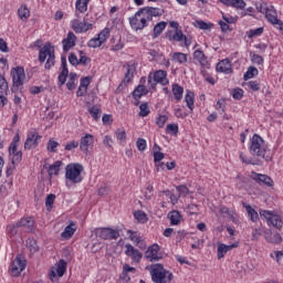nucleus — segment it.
I'll return each mask as SVG.
<instances>
[{
	"label": "nucleus",
	"instance_id": "nucleus-1",
	"mask_svg": "<svg viewBox=\"0 0 283 283\" xmlns=\"http://www.w3.org/2000/svg\"><path fill=\"white\" fill-rule=\"evenodd\" d=\"M250 154L256 156V158H263L266 163L273 158V153L269 149V144L258 134H254L251 138Z\"/></svg>",
	"mask_w": 283,
	"mask_h": 283
},
{
	"label": "nucleus",
	"instance_id": "nucleus-2",
	"mask_svg": "<svg viewBox=\"0 0 283 283\" xmlns=\"http://www.w3.org/2000/svg\"><path fill=\"white\" fill-rule=\"evenodd\" d=\"M83 171H85V167H83L80 163H71L65 167V179L67 182L72 185H78L83 182Z\"/></svg>",
	"mask_w": 283,
	"mask_h": 283
},
{
	"label": "nucleus",
	"instance_id": "nucleus-3",
	"mask_svg": "<svg viewBox=\"0 0 283 283\" xmlns=\"http://www.w3.org/2000/svg\"><path fill=\"white\" fill-rule=\"evenodd\" d=\"M40 63H45V70H52L56 63V55L54 54V46L51 43H45L39 52ZM46 61V62H45Z\"/></svg>",
	"mask_w": 283,
	"mask_h": 283
},
{
	"label": "nucleus",
	"instance_id": "nucleus-4",
	"mask_svg": "<svg viewBox=\"0 0 283 283\" xmlns=\"http://www.w3.org/2000/svg\"><path fill=\"white\" fill-rule=\"evenodd\" d=\"M150 275L154 283H167L174 280V274L167 271L163 264H153Z\"/></svg>",
	"mask_w": 283,
	"mask_h": 283
},
{
	"label": "nucleus",
	"instance_id": "nucleus-5",
	"mask_svg": "<svg viewBox=\"0 0 283 283\" xmlns=\"http://www.w3.org/2000/svg\"><path fill=\"white\" fill-rule=\"evenodd\" d=\"M70 25L75 34H85V32L94 29V24L87 22L86 18L81 20L78 11H75V19L71 20Z\"/></svg>",
	"mask_w": 283,
	"mask_h": 283
},
{
	"label": "nucleus",
	"instance_id": "nucleus-6",
	"mask_svg": "<svg viewBox=\"0 0 283 283\" xmlns=\"http://www.w3.org/2000/svg\"><path fill=\"white\" fill-rule=\"evenodd\" d=\"M129 24L133 30H145L149 25V18L144 9H139L133 18L129 19Z\"/></svg>",
	"mask_w": 283,
	"mask_h": 283
},
{
	"label": "nucleus",
	"instance_id": "nucleus-7",
	"mask_svg": "<svg viewBox=\"0 0 283 283\" xmlns=\"http://www.w3.org/2000/svg\"><path fill=\"white\" fill-rule=\"evenodd\" d=\"M259 213L261 218H264L269 227H274V229H282L283 227L282 216L277 214L275 211L262 210V209L259 211Z\"/></svg>",
	"mask_w": 283,
	"mask_h": 283
},
{
	"label": "nucleus",
	"instance_id": "nucleus-8",
	"mask_svg": "<svg viewBox=\"0 0 283 283\" xmlns=\"http://www.w3.org/2000/svg\"><path fill=\"white\" fill-rule=\"evenodd\" d=\"M256 10L258 12H261V14H265L266 20L269 23H272V25L280 21V19H277V11H275V8L266 2H258Z\"/></svg>",
	"mask_w": 283,
	"mask_h": 283
},
{
	"label": "nucleus",
	"instance_id": "nucleus-9",
	"mask_svg": "<svg viewBox=\"0 0 283 283\" xmlns=\"http://www.w3.org/2000/svg\"><path fill=\"white\" fill-rule=\"evenodd\" d=\"M169 25L170 28H174L176 30V32L168 34L169 41H177L178 43H182L184 41L185 46L189 48L191 45V39L182 34V30H178V28H180V24L176 21H171Z\"/></svg>",
	"mask_w": 283,
	"mask_h": 283
},
{
	"label": "nucleus",
	"instance_id": "nucleus-10",
	"mask_svg": "<svg viewBox=\"0 0 283 283\" xmlns=\"http://www.w3.org/2000/svg\"><path fill=\"white\" fill-rule=\"evenodd\" d=\"M95 235L101 240H118L120 232L111 228H98L95 230Z\"/></svg>",
	"mask_w": 283,
	"mask_h": 283
},
{
	"label": "nucleus",
	"instance_id": "nucleus-11",
	"mask_svg": "<svg viewBox=\"0 0 283 283\" xmlns=\"http://www.w3.org/2000/svg\"><path fill=\"white\" fill-rule=\"evenodd\" d=\"M25 260L23 259L22 255H18L15 258V260L11 263V275H13V277H19V275H21V273H23V271H25Z\"/></svg>",
	"mask_w": 283,
	"mask_h": 283
},
{
	"label": "nucleus",
	"instance_id": "nucleus-12",
	"mask_svg": "<svg viewBox=\"0 0 283 283\" xmlns=\"http://www.w3.org/2000/svg\"><path fill=\"white\" fill-rule=\"evenodd\" d=\"M42 136L36 133V130H31L27 135V140L24 143V149H36L39 147V140Z\"/></svg>",
	"mask_w": 283,
	"mask_h": 283
},
{
	"label": "nucleus",
	"instance_id": "nucleus-13",
	"mask_svg": "<svg viewBox=\"0 0 283 283\" xmlns=\"http://www.w3.org/2000/svg\"><path fill=\"white\" fill-rule=\"evenodd\" d=\"M145 258L146 260H149V262H159V260H163V255L160 254V245L157 243L150 245L145 252Z\"/></svg>",
	"mask_w": 283,
	"mask_h": 283
},
{
	"label": "nucleus",
	"instance_id": "nucleus-14",
	"mask_svg": "<svg viewBox=\"0 0 283 283\" xmlns=\"http://www.w3.org/2000/svg\"><path fill=\"white\" fill-rule=\"evenodd\" d=\"M11 76L13 85L15 87H21V85H23V81H25V70L21 66H18L11 71Z\"/></svg>",
	"mask_w": 283,
	"mask_h": 283
},
{
	"label": "nucleus",
	"instance_id": "nucleus-15",
	"mask_svg": "<svg viewBox=\"0 0 283 283\" xmlns=\"http://www.w3.org/2000/svg\"><path fill=\"white\" fill-rule=\"evenodd\" d=\"M90 147H94V135L85 134L80 139V149L87 156L90 154Z\"/></svg>",
	"mask_w": 283,
	"mask_h": 283
},
{
	"label": "nucleus",
	"instance_id": "nucleus-16",
	"mask_svg": "<svg viewBox=\"0 0 283 283\" xmlns=\"http://www.w3.org/2000/svg\"><path fill=\"white\" fill-rule=\"evenodd\" d=\"M125 255L127 258H130L133 262H140L143 260V252L140 250L136 249L132 243H126L125 244Z\"/></svg>",
	"mask_w": 283,
	"mask_h": 283
},
{
	"label": "nucleus",
	"instance_id": "nucleus-17",
	"mask_svg": "<svg viewBox=\"0 0 283 283\" xmlns=\"http://www.w3.org/2000/svg\"><path fill=\"white\" fill-rule=\"evenodd\" d=\"M251 178L254 180V182H258L259 185H265V187H273L274 182L269 175H262L258 174L255 171L251 172Z\"/></svg>",
	"mask_w": 283,
	"mask_h": 283
},
{
	"label": "nucleus",
	"instance_id": "nucleus-18",
	"mask_svg": "<svg viewBox=\"0 0 283 283\" xmlns=\"http://www.w3.org/2000/svg\"><path fill=\"white\" fill-rule=\"evenodd\" d=\"M76 40H77L76 34L70 31L66 38L62 41L63 52H70V50H72V48L76 45Z\"/></svg>",
	"mask_w": 283,
	"mask_h": 283
},
{
	"label": "nucleus",
	"instance_id": "nucleus-19",
	"mask_svg": "<svg viewBox=\"0 0 283 283\" xmlns=\"http://www.w3.org/2000/svg\"><path fill=\"white\" fill-rule=\"evenodd\" d=\"M69 75H70V71L67 70V60H65V57H62V71L57 77L59 87H63V85H65V81H67Z\"/></svg>",
	"mask_w": 283,
	"mask_h": 283
},
{
	"label": "nucleus",
	"instance_id": "nucleus-20",
	"mask_svg": "<svg viewBox=\"0 0 283 283\" xmlns=\"http://www.w3.org/2000/svg\"><path fill=\"white\" fill-rule=\"evenodd\" d=\"M18 227H20V229H24L29 233H32V231H34V219L32 217L21 218L18 221Z\"/></svg>",
	"mask_w": 283,
	"mask_h": 283
},
{
	"label": "nucleus",
	"instance_id": "nucleus-21",
	"mask_svg": "<svg viewBox=\"0 0 283 283\" xmlns=\"http://www.w3.org/2000/svg\"><path fill=\"white\" fill-rule=\"evenodd\" d=\"M233 249H238V243H232L230 245L220 243L217 249L218 260H222V258H224V255H227V253H229V251H233Z\"/></svg>",
	"mask_w": 283,
	"mask_h": 283
},
{
	"label": "nucleus",
	"instance_id": "nucleus-22",
	"mask_svg": "<svg viewBox=\"0 0 283 283\" xmlns=\"http://www.w3.org/2000/svg\"><path fill=\"white\" fill-rule=\"evenodd\" d=\"M193 59L195 61H198L201 67H203L205 70H209V60H207V55H205V52H202V50H196L193 52Z\"/></svg>",
	"mask_w": 283,
	"mask_h": 283
},
{
	"label": "nucleus",
	"instance_id": "nucleus-23",
	"mask_svg": "<svg viewBox=\"0 0 283 283\" xmlns=\"http://www.w3.org/2000/svg\"><path fill=\"white\" fill-rule=\"evenodd\" d=\"M217 72H222L223 74H232L233 67L231 66V60L224 59L217 64Z\"/></svg>",
	"mask_w": 283,
	"mask_h": 283
},
{
	"label": "nucleus",
	"instance_id": "nucleus-24",
	"mask_svg": "<svg viewBox=\"0 0 283 283\" xmlns=\"http://www.w3.org/2000/svg\"><path fill=\"white\" fill-rule=\"evenodd\" d=\"M220 3L227 6L228 8H235L237 10H244L247 8V2L244 0H219Z\"/></svg>",
	"mask_w": 283,
	"mask_h": 283
},
{
	"label": "nucleus",
	"instance_id": "nucleus-25",
	"mask_svg": "<svg viewBox=\"0 0 283 283\" xmlns=\"http://www.w3.org/2000/svg\"><path fill=\"white\" fill-rule=\"evenodd\" d=\"M19 145L10 144L9 147V154L12 157V165H15V163H21V158H23V153L21 150H18Z\"/></svg>",
	"mask_w": 283,
	"mask_h": 283
},
{
	"label": "nucleus",
	"instance_id": "nucleus-26",
	"mask_svg": "<svg viewBox=\"0 0 283 283\" xmlns=\"http://www.w3.org/2000/svg\"><path fill=\"white\" fill-rule=\"evenodd\" d=\"M44 167L45 169H48V174L50 178H52L53 176H59L61 171V167H63V161L56 160L52 165H49V167L48 166H44Z\"/></svg>",
	"mask_w": 283,
	"mask_h": 283
},
{
	"label": "nucleus",
	"instance_id": "nucleus-27",
	"mask_svg": "<svg viewBox=\"0 0 283 283\" xmlns=\"http://www.w3.org/2000/svg\"><path fill=\"white\" fill-rule=\"evenodd\" d=\"M155 83H159L160 85H169V80L167 78V71L159 70L154 73Z\"/></svg>",
	"mask_w": 283,
	"mask_h": 283
},
{
	"label": "nucleus",
	"instance_id": "nucleus-28",
	"mask_svg": "<svg viewBox=\"0 0 283 283\" xmlns=\"http://www.w3.org/2000/svg\"><path fill=\"white\" fill-rule=\"evenodd\" d=\"M142 9H144L145 14L148 17V21H151L154 17H163V11L159 8L145 7Z\"/></svg>",
	"mask_w": 283,
	"mask_h": 283
},
{
	"label": "nucleus",
	"instance_id": "nucleus-29",
	"mask_svg": "<svg viewBox=\"0 0 283 283\" xmlns=\"http://www.w3.org/2000/svg\"><path fill=\"white\" fill-rule=\"evenodd\" d=\"M195 101H196V94H193L192 91L187 90L186 91V96H185V103L187 107L190 109V112H193L195 106Z\"/></svg>",
	"mask_w": 283,
	"mask_h": 283
},
{
	"label": "nucleus",
	"instance_id": "nucleus-30",
	"mask_svg": "<svg viewBox=\"0 0 283 283\" xmlns=\"http://www.w3.org/2000/svg\"><path fill=\"white\" fill-rule=\"evenodd\" d=\"M171 92L174 95L175 101H182V95L185 94V88L179 84L175 83L171 85Z\"/></svg>",
	"mask_w": 283,
	"mask_h": 283
},
{
	"label": "nucleus",
	"instance_id": "nucleus-31",
	"mask_svg": "<svg viewBox=\"0 0 283 283\" xmlns=\"http://www.w3.org/2000/svg\"><path fill=\"white\" fill-rule=\"evenodd\" d=\"M243 207H244L251 222H258L260 220V214H258V211H255V209H253V207H251L248 203H243Z\"/></svg>",
	"mask_w": 283,
	"mask_h": 283
},
{
	"label": "nucleus",
	"instance_id": "nucleus-32",
	"mask_svg": "<svg viewBox=\"0 0 283 283\" xmlns=\"http://www.w3.org/2000/svg\"><path fill=\"white\" fill-rule=\"evenodd\" d=\"M168 219L171 226H178V223L182 221V216L179 211L172 210L168 213Z\"/></svg>",
	"mask_w": 283,
	"mask_h": 283
},
{
	"label": "nucleus",
	"instance_id": "nucleus-33",
	"mask_svg": "<svg viewBox=\"0 0 283 283\" xmlns=\"http://www.w3.org/2000/svg\"><path fill=\"white\" fill-rule=\"evenodd\" d=\"M76 85H78V75H76V73H70L66 83L67 90L72 92L73 90H76Z\"/></svg>",
	"mask_w": 283,
	"mask_h": 283
},
{
	"label": "nucleus",
	"instance_id": "nucleus-34",
	"mask_svg": "<svg viewBox=\"0 0 283 283\" xmlns=\"http://www.w3.org/2000/svg\"><path fill=\"white\" fill-rule=\"evenodd\" d=\"M91 0H76L75 2V12H78V14H85V11L87 10V6H90Z\"/></svg>",
	"mask_w": 283,
	"mask_h": 283
},
{
	"label": "nucleus",
	"instance_id": "nucleus-35",
	"mask_svg": "<svg viewBox=\"0 0 283 283\" xmlns=\"http://www.w3.org/2000/svg\"><path fill=\"white\" fill-rule=\"evenodd\" d=\"M76 233V224L74 222H71L70 226H67L64 231L61 233L62 238H65V240H70L72 235Z\"/></svg>",
	"mask_w": 283,
	"mask_h": 283
},
{
	"label": "nucleus",
	"instance_id": "nucleus-36",
	"mask_svg": "<svg viewBox=\"0 0 283 283\" xmlns=\"http://www.w3.org/2000/svg\"><path fill=\"white\" fill-rule=\"evenodd\" d=\"M65 271H67V262L64 260H60L55 268V273L59 277H63L65 275Z\"/></svg>",
	"mask_w": 283,
	"mask_h": 283
},
{
	"label": "nucleus",
	"instance_id": "nucleus-37",
	"mask_svg": "<svg viewBox=\"0 0 283 283\" xmlns=\"http://www.w3.org/2000/svg\"><path fill=\"white\" fill-rule=\"evenodd\" d=\"M165 28H167V22L161 21L158 22L155 27H154V39H158V36H160V34H163V31L165 30Z\"/></svg>",
	"mask_w": 283,
	"mask_h": 283
},
{
	"label": "nucleus",
	"instance_id": "nucleus-38",
	"mask_svg": "<svg viewBox=\"0 0 283 283\" xmlns=\"http://www.w3.org/2000/svg\"><path fill=\"white\" fill-rule=\"evenodd\" d=\"M171 59L175 63H179L180 65H182L184 63H187V54L182 52L172 53Z\"/></svg>",
	"mask_w": 283,
	"mask_h": 283
},
{
	"label": "nucleus",
	"instance_id": "nucleus-39",
	"mask_svg": "<svg viewBox=\"0 0 283 283\" xmlns=\"http://www.w3.org/2000/svg\"><path fill=\"white\" fill-rule=\"evenodd\" d=\"M127 235H129V240L134 242L138 247L140 242H143V237L138 232H134L132 230H127Z\"/></svg>",
	"mask_w": 283,
	"mask_h": 283
},
{
	"label": "nucleus",
	"instance_id": "nucleus-40",
	"mask_svg": "<svg viewBox=\"0 0 283 283\" xmlns=\"http://www.w3.org/2000/svg\"><path fill=\"white\" fill-rule=\"evenodd\" d=\"M19 229H21L19 226V222L11 223V224L7 226V233L11 238H14V235H17V233H19Z\"/></svg>",
	"mask_w": 283,
	"mask_h": 283
},
{
	"label": "nucleus",
	"instance_id": "nucleus-41",
	"mask_svg": "<svg viewBox=\"0 0 283 283\" xmlns=\"http://www.w3.org/2000/svg\"><path fill=\"white\" fill-rule=\"evenodd\" d=\"M147 94V87L145 85H138L134 91H133V97L134 98H140Z\"/></svg>",
	"mask_w": 283,
	"mask_h": 283
},
{
	"label": "nucleus",
	"instance_id": "nucleus-42",
	"mask_svg": "<svg viewBox=\"0 0 283 283\" xmlns=\"http://www.w3.org/2000/svg\"><path fill=\"white\" fill-rule=\"evenodd\" d=\"M18 15L21 19V21H25V19L30 18V9L28 7L22 6L18 9Z\"/></svg>",
	"mask_w": 283,
	"mask_h": 283
},
{
	"label": "nucleus",
	"instance_id": "nucleus-43",
	"mask_svg": "<svg viewBox=\"0 0 283 283\" xmlns=\"http://www.w3.org/2000/svg\"><path fill=\"white\" fill-rule=\"evenodd\" d=\"M259 71L254 66H250L248 71L244 73L243 78L244 81H249L250 78H253V76H258Z\"/></svg>",
	"mask_w": 283,
	"mask_h": 283
},
{
	"label": "nucleus",
	"instance_id": "nucleus-44",
	"mask_svg": "<svg viewBox=\"0 0 283 283\" xmlns=\"http://www.w3.org/2000/svg\"><path fill=\"white\" fill-rule=\"evenodd\" d=\"M59 142L51 139L46 144V151H50V154H56V149L59 148Z\"/></svg>",
	"mask_w": 283,
	"mask_h": 283
},
{
	"label": "nucleus",
	"instance_id": "nucleus-45",
	"mask_svg": "<svg viewBox=\"0 0 283 283\" xmlns=\"http://www.w3.org/2000/svg\"><path fill=\"white\" fill-rule=\"evenodd\" d=\"M134 218L135 220H137V222H140L142 224H145V222H147V213L143 212L142 210L134 212Z\"/></svg>",
	"mask_w": 283,
	"mask_h": 283
},
{
	"label": "nucleus",
	"instance_id": "nucleus-46",
	"mask_svg": "<svg viewBox=\"0 0 283 283\" xmlns=\"http://www.w3.org/2000/svg\"><path fill=\"white\" fill-rule=\"evenodd\" d=\"M109 28H105L103 29L98 34L97 38L99 39V41L103 43H105L107 41V39H109Z\"/></svg>",
	"mask_w": 283,
	"mask_h": 283
},
{
	"label": "nucleus",
	"instance_id": "nucleus-47",
	"mask_svg": "<svg viewBox=\"0 0 283 283\" xmlns=\"http://www.w3.org/2000/svg\"><path fill=\"white\" fill-rule=\"evenodd\" d=\"M264 33V28H258V29H252L248 31V38L253 39L255 36H261V34Z\"/></svg>",
	"mask_w": 283,
	"mask_h": 283
},
{
	"label": "nucleus",
	"instance_id": "nucleus-48",
	"mask_svg": "<svg viewBox=\"0 0 283 283\" xmlns=\"http://www.w3.org/2000/svg\"><path fill=\"white\" fill-rule=\"evenodd\" d=\"M88 113L91 114V116L94 118V120H98V118H101V107L98 106H93L88 109Z\"/></svg>",
	"mask_w": 283,
	"mask_h": 283
},
{
	"label": "nucleus",
	"instance_id": "nucleus-49",
	"mask_svg": "<svg viewBox=\"0 0 283 283\" xmlns=\"http://www.w3.org/2000/svg\"><path fill=\"white\" fill-rule=\"evenodd\" d=\"M265 239L271 244H280V242H282V235H280V233L271 234V237H265Z\"/></svg>",
	"mask_w": 283,
	"mask_h": 283
},
{
	"label": "nucleus",
	"instance_id": "nucleus-50",
	"mask_svg": "<svg viewBox=\"0 0 283 283\" xmlns=\"http://www.w3.org/2000/svg\"><path fill=\"white\" fill-rule=\"evenodd\" d=\"M166 134H170L171 136H178V124H168L166 126Z\"/></svg>",
	"mask_w": 283,
	"mask_h": 283
},
{
	"label": "nucleus",
	"instance_id": "nucleus-51",
	"mask_svg": "<svg viewBox=\"0 0 283 283\" xmlns=\"http://www.w3.org/2000/svg\"><path fill=\"white\" fill-rule=\"evenodd\" d=\"M167 120H169V116L167 115H159L157 118H156V125L163 129V127H165V124L167 123Z\"/></svg>",
	"mask_w": 283,
	"mask_h": 283
},
{
	"label": "nucleus",
	"instance_id": "nucleus-52",
	"mask_svg": "<svg viewBox=\"0 0 283 283\" xmlns=\"http://www.w3.org/2000/svg\"><path fill=\"white\" fill-rule=\"evenodd\" d=\"M134 78V67L127 66L123 83H129Z\"/></svg>",
	"mask_w": 283,
	"mask_h": 283
},
{
	"label": "nucleus",
	"instance_id": "nucleus-53",
	"mask_svg": "<svg viewBox=\"0 0 283 283\" xmlns=\"http://www.w3.org/2000/svg\"><path fill=\"white\" fill-rule=\"evenodd\" d=\"M101 45H103V42L99 41V39L96 36V38H92L88 42H87V48H93V49H96V48H101Z\"/></svg>",
	"mask_w": 283,
	"mask_h": 283
},
{
	"label": "nucleus",
	"instance_id": "nucleus-54",
	"mask_svg": "<svg viewBox=\"0 0 283 283\" xmlns=\"http://www.w3.org/2000/svg\"><path fill=\"white\" fill-rule=\"evenodd\" d=\"M28 249H30L31 253H36L39 251V245L34 239H29L27 241Z\"/></svg>",
	"mask_w": 283,
	"mask_h": 283
},
{
	"label": "nucleus",
	"instance_id": "nucleus-55",
	"mask_svg": "<svg viewBox=\"0 0 283 283\" xmlns=\"http://www.w3.org/2000/svg\"><path fill=\"white\" fill-rule=\"evenodd\" d=\"M139 116H142V118L149 116V106L147 105V103L140 104Z\"/></svg>",
	"mask_w": 283,
	"mask_h": 283
},
{
	"label": "nucleus",
	"instance_id": "nucleus-56",
	"mask_svg": "<svg viewBox=\"0 0 283 283\" xmlns=\"http://www.w3.org/2000/svg\"><path fill=\"white\" fill-rule=\"evenodd\" d=\"M247 87L252 92H260V83L258 81H250L247 83Z\"/></svg>",
	"mask_w": 283,
	"mask_h": 283
},
{
	"label": "nucleus",
	"instance_id": "nucleus-57",
	"mask_svg": "<svg viewBox=\"0 0 283 283\" xmlns=\"http://www.w3.org/2000/svg\"><path fill=\"white\" fill-rule=\"evenodd\" d=\"M103 145H104V147L112 149V147L114 145V139L112 138V136H109V135L104 136Z\"/></svg>",
	"mask_w": 283,
	"mask_h": 283
},
{
	"label": "nucleus",
	"instance_id": "nucleus-58",
	"mask_svg": "<svg viewBox=\"0 0 283 283\" xmlns=\"http://www.w3.org/2000/svg\"><path fill=\"white\" fill-rule=\"evenodd\" d=\"M6 92H8V82L0 75V94H6Z\"/></svg>",
	"mask_w": 283,
	"mask_h": 283
},
{
	"label": "nucleus",
	"instance_id": "nucleus-59",
	"mask_svg": "<svg viewBox=\"0 0 283 283\" xmlns=\"http://www.w3.org/2000/svg\"><path fill=\"white\" fill-rule=\"evenodd\" d=\"M164 193L170 199L171 205H178V196L169 190H165Z\"/></svg>",
	"mask_w": 283,
	"mask_h": 283
},
{
	"label": "nucleus",
	"instance_id": "nucleus-60",
	"mask_svg": "<svg viewBox=\"0 0 283 283\" xmlns=\"http://www.w3.org/2000/svg\"><path fill=\"white\" fill-rule=\"evenodd\" d=\"M136 145L139 151H145V149H147V140L144 138L137 139Z\"/></svg>",
	"mask_w": 283,
	"mask_h": 283
},
{
	"label": "nucleus",
	"instance_id": "nucleus-61",
	"mask_svg": "<svg viewBox=\"0 0 283 283\" xmlns=\"http://www.w3.org/2000/svg\"><path fill=\"white\" fill-rule=\"evenodd\" d=\"M242 96H244V91L242 88H234L232 92V97L235 101H240V98H242Z\"/></svg>",
	"mask_w": 283,
	"mask_h": 283
},
{
	"label": "nucleus",
	"instance_id": "nucleus-62",
	"mask_svg": "<svg viewBox=\"0 0 283 283\" xmlns=\"http://www.w3.org/2000/svg\"><path fill=\"white\" fill-rule=\"evenodd\" d=\"M115 136H116L117 140H126L127 133L125 132V129L119 128L116 130Z\"/></svg>",
	"mask_w": 283,
	"mask_h": 283
},
{
	"label": "nucleus",
	"instance_id": "nucleus-63",
	"mask_svg": "<svg viewBox=\"0 0 283 283\" xmlns=\"http://www.w3.org/2000/svg\"><path fill=\"white\" fill-rule=\"evenodd\" d=\"M54 200H56V196L55 195H49L45 199V207H48V209H52V205H54Z\"/></svg>",
	"mask_w": 283,
	"mask_h": 283
},
{
	"label": "nucleus",
	"instance_id": "nucleus-64",
	"mask_svg": "<svg viewBox=\"0 0 283 283\" xmlns=\"http://www.w3.org/2000/svg\"><path fill=\"white\" fill-rule=\"evenodd\" d=\"M224 107H226V102L224 99H219L216 104V109L219 112V114H224Z\"/></svg>",
	"mask_w": 283,
	"mask_h": 283
}]
</instances>
